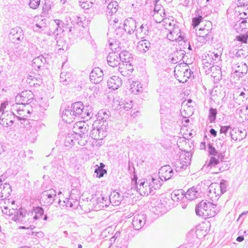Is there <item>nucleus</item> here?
<instances>
[{"instance_id": "1", "label": "nucleus", "mask_w": 248, "mask_h": 248, "mask_svg": "<svg viewBox=\"0 0 248 248\" xmlns=\"http://www.w3.org/2000/svg\"><path fill=\"white\" fill-rule=\"evenodd\" d=\"M187 65L183 63V66L177 65L174 69V76L180 83H185L193 74V72L187 68Z\"/></svg>"}, {"instance_id": "2", "label": "nucleus", "mask_w": 248, "mask_h": 248, "mask_svg": "<svg viewBox=\"0 0 248 248\" xmlns=\"http://www.w3.org/2000/svg\"><path fill=\"white\" fill-rule=\"evenodd\" d=\"M79 192L77 189H73L70 192L68 198H65V200L63 201L62 203H61L62 201L60 199H58V203L60 205L64 206L65 205L66 207H73L76 208L79 205L78 200L80 198Z\"/></svg>"}, {"instance_id": "3", "label": "nucleus", "mask_w": 248, "mask_h": 248, "mask_svg": "<svg viewBox=\"0 0 248 248\" xmlns=\"http://www.w3.org/2000/svg\"><path fill=\"white\" fill-rule=\"evenodd\" d=\"M192 155L189 152H185L180 154L179 158L174 162L176 172H180L186 169L190 164Z\"/></svg>"}, {"instance_id": "4", "label": "nucleus", "mask_w": 248, "mask_h": 248, "mask_svg": "<svg viewBox=\"0 0 248 248\" xmlns=\"http://www.w3.org/2000/svg\"><path fill=\"white\" fill-rule=\"evenodd\" d=\"M89 126L87 123L84 121L78 122L76 124V125L74 126V128L76 129L77 132H75V134L78 133L79 134V136L81 139H83L84 140L82 143H80L78 141V143L80 145H85V142H87L88 135L87 133L89 130ZM82 140H81V142Z\"/></svg>"}, {"instance_id": "5", "label": "nucleus", "mask_w": 248, "mask_h": 248, "mask_svg": "<svg viewBox=\"0 0 248 248\" xmlns=\"http://www.w3.org/2000/svg\"><path fill=\"white\" fill-rule=\"evenodd\" d=\"M58 198L55 190L50 189L41 193L40 201L44 205H50Z\"/></svg>"}, {"instance_id": "6", "label": "nucleus", "mask_w": 248, "mask_h": 248, "mask_svg": "<svg viewBox=\"0 0 248 248\" xmlns=\"http://www.w3.org/2000/svg\"><path fill=\"white\" fill-rule=\"evenodd\" d=\"M34 95L32 92L29 90L24 91L16 97V101L17 104L25 106L31 103L33 100Z\"/></svg>"}, {"instance_id": "7", "label": "nucleus", "mask_w": 248, "mask_h": 248, "mask_svg": "<svg viewBox=\"0 0 248 248\" xmlns=\"http://www.w3.org/2000/svg\"><path fill=\"white\" fill-rule=\"evenodd\" d=\"M217 167L219 168V170L221 172L228 170L229 167L228 165L226 166L221 165V163L215 156L211 157L208 161H206L205 164L202 167V170L205 171H208V168L212 169L213 167Z\"/></svg>"}, {"instance_id": "8", "label": "nucleus", "mask_w": 248, "mask_h": 248, "mask_svg": "<svg viewBox=\"0 0 248 248\" xmlns=\"http://www.w3.org/2000/svg\"><path fill=\"white\" fill-rule=\"evenodd\" d=\"M212 205L211 202L208 201H202L196 206L195 212L199 217H209V209Z\"/></svg>"}, {"instance_id": "9", "label": "nucleus", "mask_w": 248, "mask_h": 248, "mask_svg": "<svg viewBox=\"0 0 248 248\" xmlns=\"http://www.w3.org/2000/svg\"><path fill=\"white\" fill-rule=\"evenodd\" d=\"M16 114L11 111H5L2 112L0 117V124L4 127L12 125L14 123Z\"/></svg>"}, {"instance_id": "10", "label": "nucleus", "mask_w": 248, "mask_h": 248, "mask_svg": "<svg viewBox=\"0 0 248 248\" xmlns=\"http://www.w3.org/2000/svg\"><path fill=\"white\" fill-rule=\"evenodd\" d=\"M19 105H20L17 103L14 105L12 107V110L16 111L17 115L16 114V117L22 124L23 122L22 121L25 122L26 121V118L28 117L30 114V111L29 109L24 108L25 106L21 105V106H18Z\"/></svg>"}, {"instance_id": "11", "label": "nucleus", "mask_w": 248, "mask_h": 248, "mask_svg": "<svg viewBox=\"0 0 248 248\" xmlns=\"http://www.w3.org/2000/svg\"><path fill=\"white\" fill-rule=\"evenodd\" d=\"M24 38L22 29L18 27L12 29L9 34V38L11 42L18 44Z\"/></svg>"}, {"instance_id": "12", "label": "nucleus", "mask_w": 248, "mask_h": 248, "mask_svg": "<svg viewBox=\"0 0 248 248\" xmlns=\"http://www.w3.org/2000/svg\"><path fill=\"white\" fill-rule=\"evenodd\" d=\"M72 113L75 116L76 119L85 118L84 109L83 103L81 102H77L73 103L70 107Z\"/></svg>"}, {"instance_id": "13", "label": "nucleus", "mask_w": 248, "mask_h": 248, "mask_svg": "<svg viewBox=\"0 0 248 248\" xmlns=\"http://www.w3.org/2000/svg\"><path fill=\"white\" fill-rule=\"evenodd\" d=\"M146 216L144 214H140L135 215L133 219L132 225L134 229L139 230L146 224Z\"/></svg>"}, {"instance_id": "14", "label": "nucleus", "mask_w": 248, "mask_h": 248, "mask_svg": "<svg viewBox=\"0 0 248 248\" xmlns=\"http://www.w3.org/2000/svg\"><path fill=\"white\" fill-rule=\"evenodd\" d=\"M159 176L162 181L170 179L174 175L173 169L169 165H165L159 170Z\"/></svg>"}, {"instance_id": "15", "label": "nucleus", "mask_w": 248, "mask_h": 248, "mask_svg": "<svg viewBox=\"0 0 248 248\" xmlns=\"http://www.w3.org/2000/svg\"><path fill=\"white\" fill-rule=\"evenodd\" d=\"M173 26L172 29L168 28L167 25L165 27V29H167L169 31L167 36L168 39L171 41L176 40L179 38L184 39V37L181 32L180 29L178 26H175L174 25H173Z\"/></svg>"}, {"instance_id": "16", "label": "nucleus", "mask_w": 248, "mask_h": 248, "mask_svg": "<svg viewBox=\"0 0 248 248\" xmlns=\"http://www.w3.org/2000/svg\"><path fill=\"white\" fill-rule=\"evenodd\" d=\"M3 176L0 178V200H3L8 198L12 191L11 186L8 183L2 184Z\"/></svg>"}, {"instance_id": "17", "label": "nucleus", "mask_w": 248, "mask_h": 248, "mask_svg": "<svg viewBox=\"0 0 248 248\" xmlns=\"http://www.w3.org/2000/svg\"><path fill=\"white\" fill-rule=\"evenodd\" d=\"M103 72L99 67L93 69L90 74L91 81L95 84L99 83L103 78Z\"/></svg>"}, {"instance_id": "18", "label": "nucleus", "mask_w": 248, "mask_h": 248, "mask_svg": "<svg viewBox=\"0 0 248 248\" xmlns=\"http://www.w3.org/2000/svg\"><path fill=\"white\" fill-rule=\"evenodd\" d=\"M104 3H108L106 9V14L108 16H112L115 14L119 8V5L116 1L113 0H102Z\"/></svg>"}, {"instance_id": "19", "label": "nucleus", "mask_w": 248, "mask_h": 248, "mask_svg": "<svg viewBox=\"0 0 248 248\" xmlns=\"http://www.w3.org/2000/svg\"><path fill=\"white\" fill-rule=\"evenodd\" d=\"M136 20L133 18H129L124 21V28L128 34H131L136 32L137 25Z\"/></svg>"}, {"instance_id": "20", "label": "nucleus", "mask_w": 248, "mask_h": 248, "mask_svg": "<svg viewBox=\"0 0 248 248\" xmlns=\"http://www.w3.org/2000/svg\"><path fill=\"white\" fill-rule=\"evenodd\" d=\"M151 180L152 182L150 183L149 185H148V183H147V185L145 186L146 188L145 190L146 191H143V192L144 193V195H148V193L147 191V187L149 189V192L151 193V191H152V188H154V189H158L162 185V182L159 177L158 178H156L154 177L153 176H151Z\"/></svg>"}, {"instance_id": "21", "label": "nucleus", "mask_w": 248, "mask_h": 248, "mask_svg": "<svg viewBox=\"0 0 248 248\" xmlns=\"http://www.w3.org/2000/svg\"><path fill=\"white\" fill-rule=\"evenodd\" d=\"M107 83L109 88L115 90L121 86L122 85V80L118 76H114L109 78Z\"/></svg>"}, {"instance_id": "22", "label": "nucleus", "mask_w": 248, "mask_h": 248, "mask_svg": "<svg viewBox=\"0 0 248 248\" xmlns=\"http://www.w3.org/2000/svg\"><path fill=\"white\" fill-rule=\"evenodd\" d=\"M62 118L63 121L67 124H70L76 120V118L72 113L69 107H67L62 113Z\"/></svg>"}, {"instance_id": "23", "label": "nucleus", "mask_w": 248, "mask_h": 248, "mask_svg": "<svg viewBox=\"0 0 248 248\" xmlns=\"http://www.w3.org/2000/svg\"><path fill=\"white\" fill-rule=\"evenodd\" d=\"M149 27L146 24H142L136 30V35L138 39H144L149 34Z\"/></svg>"}, {"instance_id": "24", "label": "nucleus", "mask_w": 248, "mask_h": 248, "mask_svg": "<svg viewBox=\"0 0 248 248\" xmlns=\"http://www.w3.org/2000/svg\"><path fill=\"white\" fill-rule=\"evenodd\" d=\"M203 65V68L204 69V72L206 74H209L212 72H213L215 70L220 72L221 69L218 66L215 65L211 61L209 62L207 59L204 60Z\"/></svg>"}, {"instance_id": "25", "label": "nucleus", "mask_w": 248, "mask_h": 248, "mask_svg": "<svg viewBox=\"0 0 248 248\" xmlns=\"http://www.w3.org/2000/svg\"><path fill=\"white\" fill-rule=\"evenodd\" d=\"M46 58L42 55H40L33 59L31 65L35 70H38L41 67H43L46 63Z\"/></svg>"}, {"instance_id": "26", "label": "nucleus", "mask_w": 248, "mask_h": 248, "mask_svg": "<svg viewBox=\"0 0 248 248\" xmlns=\"http://www.w3.org/2000/svg\"><path fill=\"white\" fill-rule=\"evenodd\" d=\"M27 213V211L25 209L20 208L15 214L12 220L15 222H23L25 221Z\"/></svg>"}, {"instance_id": "27", "label": "nucleus", "mask_w": 248, "mask_h": 248, "mask_svg": "<svg viewBox=\"0 0 248 248\" xmlns=\"http://www.w3.org/2000/svg\"><path fill=\"white\" fill-rule=\"evenodd\" d=\"M107 62L108 65L111 67H116L120 64L118 54L110 52L107 57Z\"/></svg>"}, {"instance_id": "28", "label": "nucleus", "mask_w": 248, "mask_h": 248, "mask_svg": "<svg viewBox=\"0 0 248 248\" xmlns=\"http://www.w3.org/2000/svg\"><path fill=\"white\" fill-rule=\"evenodd\" d=\"M151 48L150 41L146 39H143L138 43L137 49L139 51L142 53H145Z\"/></svg>"}, {"instance_id": "29", "label": "nucleus", "mask_w": 248, "mask_h": 248, "mask_svg": "<svg viewBox=\"0 0 248 248\" xmlns=\"http://www.w3.org/2000/svg\"><path fill=\"white\" fill-rule=\"evenodd\" d=\"M44 209L40 206L34 207L31 211L28 212V215L31 216H34V219L36 220L40 219L41 217L44 215Z\"/></svg>"}, {"instance_id": "30", "label": "nucleus", "mask_w": 248, "mask_h": 248, "mask_svg": "<svg viewBox=\"0 0 248 248\" xmlns=\"http://www.w3.org/2000/svg\"><path fill=\"white\" fill-rule=\"evenodd\" d=\"M214 187L215 191L214 192L215 194H217V191H220V194H222L226 192L227 188V182L224 180H221L219 184H215L212 185L210 186L211 188Z\"/></svg>"}, {"instance_id": "31", "label": "nucleus", "mask_w": 248, "mask_h": 248, "mask_svg": "<svg viewBox=\"0 0 248 248\" xmlns=\"http://www.w3.org/2000/svg\"><path fill=\"white\" fill-rule=\"evenodd\" d=\"M118 55L121 63H127L130 62L132 59L131 54L127 50H121L119 54L118 53Z\"/></svg>"}, {"instance_id": "32", "label": "nucleus", "mask_w": 248, "mask_h": 248, "mask_svg": "<svg viewBox=\"0 0 248 248\" xmlns=\"http://www.w3.org/2000/svg\"><path fill=\"white\" fill-rule=\"evenodd\" d=\"M200 193L197 189V188L192 187L188 189L185 193V196L187 199L192 201L200 196Z\"/></svg>"}, {"instance_id": "33", "label": "nucleus", "mask_w": 248, "mask_h": 248, "mask_svg": "<svg viewBox=\"0 0 248 248\" xmlns=\"http://www.w3.org/2000/svg\"><path fill=\"white\" fill-rule=\"evenodd\" d=\"M122 198L118 192L114 191L109 196V201L114 205H118L121 203Z\"/></svg>"}, {"instance_id": "34", "label": "nucleus", "mask_w": 248, "mask_h": 248, "mask_svg": "<svg viewBox=\"0 0 248 248\" xmlns=\"http://www.w3.org/2000/svg\"><path fill=\"white\" fill-rule=\"evenodd\" d=\"M109 46L112 52L118 54V52L122 50V47L120 46V43L117 42L113 39L109 40Z\"/></svg>"}, {"instance_id": "35", "label": "nucleus", "mask_w": 248, "mask_h": 248, "mask_svg": "<svg viewBox=\"0 0 248 248\" xmlns=\"http://www.w3.org/2000/svg\"><path fill=\"white\" fill-rule=\"evenodd\" d=\"M132 169L134 170V171H133L134 176H133V178L132 179V182L134 181L135 182L134 184L136 185L134 187V190H135L137 191H139L140 192H141L140 191L141 190V189L144 188V185L145 184V181L140 180V183L139 184V186H138L137 184V181L138 178H137V176L135 174V172L134 171L135 168L134 167H132Z\"/></svg>"}, {"instance_id": "36", "label": "nucleus", "mask_w": 248, "mask_h": 248, "mask_svg": "<svg viewBox=\"0 0 248 248\" xmlns=\"http://www.w3.org/2000/svg\"><path fill=\"white\" fill-rule=\"evenodd\" d=\"M212 205L210 206L209 209V217H214L218 213L221 209V206L211 202Z\"/></svg>"}, {"instance_id": "37", "label": "nucleus", "mask_w": 248, "mask_h": 248, "mask_svg": "<svg viewBox=\"0 0 248 248\" xmlns=\"http://www.w3.org/2000/svg\"><path fill=\"white\" fill-rule=\"evenodd\" d=\"M95 0H79V3L82 9H88L94 4Z\"/></svg>"}, {"instance_id": "38", "label": "nucleus", "mask_w": 248, "mask_h": 248, "mask_svg": "<svg viewBox=\"0 0 248 248\" xmlns=\"http://www.w3.org/2000/svg\"><path fill=\"white\" fill-rule=\"evenodd\" d=\"M75 133H70L65 137L64 144L66 146H70L74 145L75 141L76 140L75 136Z\"/></svg>"}, {"instance_id": "39", "label": "nucleus", "mask_w": 248, "mask_h": 248, "mask_svg": "<svg viewBox=\"0 0 248 248\" xmlns=\"http://www.w3.org/2000/svg\"><path fill=\"white\" fill-rule=\"evenodd\" d=\"M70 76V73L62 72L60 75V82L63 85H67L71 80Z\"/></svg>"}, {"instance_id": "40", "label": "nucleus", "mask_w": 248, "mask_h": 248, "mask_svg": "<svg viewBox=\"0 0 248 248\" xmlns=\"http://www.w3.org/2000/svg\"><path fill=\"white\" fill-rule=\"evenodd\" d=\"M155 16L159 14L161 17H164L165 15L164 9L161 5L158 4L157 3H155V7L154 10Z\"/></svg>"}, {"instance_id": "41", "label": "nucleus", "mask_w": 248, "mask_h": 248, "mask_svg": "<svg viewBox=\"0 0 248 248\" xmlns=\"http://www.w3.org/2000/svg\"><path fill=\"white\" fill-rule=\"evenodd\" d=\"M208 25H206L204 26V28H200L199 30V36L200 37H203V36H206V35H208V33H210V30L211 29H209V26L211 24V22H208Z\"/></svg>"}, {"instance_id": "42", "label": "nucleus", "mask_w": 248, "mask_h": 248, "mask_svg": "<svg viewBox=\"0 0 248 248\" xmlns=\"http://www.w3.org/2000/svg\"><path fill=\"white\" fill-rule=\"evenodd\" d=\"M118 105L120 107V108H123L126 111H128L132 108V101L130 100L124 101L121 103L119 102Z\"/></svg>"}, {"instance_id": "43", "label": "nucleus", "mask_w": 248, "mask_h": 248, "mask_svg": "<svg viewBox=\"0 0 248 248\" xmlns=\"http://www.w3.org/2000/svg\"><path fill=\"white\" fill-rule=\"evenodd\" d=\"M108 114L105 110H101L98 113V121H102L103 124L104 123H106V120L108 118Z\"/></svg>"}, {"instance_id": "44", "label": "nucleus", "mask_w": 248, "mask_h": 248, "mask_svg": "<svg viewBox=\"0 0 248 248\" xmlns=\"http://www.w3.org/2000/svg\"><path fill=\"white\" fill-rule=\"evenodd\" d=\"M210 61L214 64L217 63L220 60V54L215 52H211L208 54Z\"/></svg>"}, {"instance_id": "45", "label": "nucleus", "mask_w": 248, "mask_h": 248, "mask_svg": "<svg viewBox=\"0 0 248 248\" xmlns=\"http://www.w3.org/2000/svg\"><path fill=\"white\" fill-rule=\"evenodd\" d=\"M46 20V19H43L41 22L36 23L33 27L34 30L38 32H41V31L46 27V24L44 22Z\"/></svg>"}, {"instance_id": "46", "label": "nucleus", "mask_w": 248, "mask_h": 248, "mask_svg": "<svg viewBox=\"0 0 248 248\" xmlns=\"http://www.w3.org/2000/svg\"><path fill=\"white\" fill-rule=\"evenodd\" d=\"M183 195L182 191L180 190L174 191L171 194V198L174 202H178L182 198Z\"/></svg>"}, {"instance_id": "47", "label": "nucleus", "mask_w": 248, "mask_h": 248, "mask_svg": "<svg viewBox=\"0 0 248 248\" xmlns=\"http://www.w3.org/2000/svg\"><path fill=\"white\" fill-rule=\"evenodd\" d=\"M97 128L98 129V133L99 135V139L102 140L103 138L105 137L107 134H106V131L105 130L106 128V125L104 124H103L101 126L98 125L96 126Z\"/></svg>"}, {"instance_id": "48", "label": "nucleus", "mask_w": 248, "mask_h": 248, "mask_svg": "<svg viewBox=\"0 0 248 248\" xmlns=\"http://www.w3.org/2000/svg\"><path fill=\"white\" fill-rule=\"evenodd\" d=\"M217 110L215 108H211L209 109V114L208 116V120L212 123L215 122L216 119Z\"/></svg>"}, {"instance_id": "49", "label": "nucleus", "mask_w": 248, "mask_h": 248, "mask_svg": "<svg viewBox=\"0 0 248 248\" xmlns=\"http://www.w3.org/2000/svg\"><path fill=\"white\" fill-rule=\"evenodd\" d=\"M125 32H126V31L124 27L118 26L116 27V29L114 33L116 35L115 37L118 39L122 37Z\"/></svg>"}, {"instance_id": "50", "label": "nucleus", "mask_w": 248, "mask_h": 248, "mask_svg": "<svg viewBox=\"0 0 248 248\" xmlns=\"http://www.w3.org/2000/svg\"><path fill=\"white\" fill-rule=\"evenodd\" d=\"M107 170L104 168L96 167L94 170V173L96 174L97 177L101 178L107 173Z\"/></svg>"}, {"instance_id": "51", "label": "nucleus", "mask_w": 248, "mask_h": 248, "mask_svg": "<svg viewBox=\"0 0 248 248\" xmlns=\"http://www.w3.org/2000/svg\"><path fill=\"white\" fill-rule=\"evenodd\" d=\"M98 129L97 128V127H93L92 130L90 132V136L92 137L93 140H100L99 139V135L98 133Z\"/></svg>"}, {"instance_id": "52", "label": "nucleus", "mask_w": 248, "mask_h": 248, "mask_svg": "<svg viewBox=\"0 0 248 248\" xmlns=\"http://www.w3.org/2000/svg\"><path fill=\"white\" fill-rule=\"evenodd\" d=\"M203 18L202 16H199L197 17H195L192 19V26L194 28L197 27L202 22Z\"/></svg>"}, {"instance_id": "53", "label": "nucleus", "mask_w": 248, "mask_h": 248, "mask_svg": "<svg viewBox=\"0 0 248 248\" xmlns=\"http://www.w3.org/2000/svg\"><path fill=\"white\" fill-rule=\"evenodd\" d=\"M119 66V71L123 76H126L129 75V72L126 70L124 63H120Z\"/></svg>"}, {"instance_id": "54", "label": "nucleus", "mask_w": 248, "mask_h": 248, "mask_svg": "<svg viewBox=\"0 0 248 248\" xmlns=\"http://www.w3.org/2000/svg\"><path fill=\"white\" fill-rule=\"evenodd\" d=\"M208 152L209 155H213V156H216L218 152L217 151L216 148L213 147L210 144L208 145Z\"/></svg>"}, {"instance_id": "55", "label": "nucleus", "mask_w": 248, "mask_h": 248, "mask_svg": "<svg viewBox=\"0 0 248 248\" xmlns=\"http://www.w3.org/2000/svg\"><path fill=\"white\" fill-rule=\"evenodd\" d=\"M40 0H30L29 6L30 8L35 9L38 7L40 5Z\"/></svg>"}, {"instance_id": "56", "label": "nucleus", "mask_w": 248, "mask_h": 248, "mask_svg": "<svg viewBox=\"0 0 248 248\" xmlns=\"http://www.w3.org/2000/svg\"><path fill=\"white\" fill-rule=\"evenodd\" d=\"M93 110L91 106H90L89 105L86 107V108H85L84 109V114H85V117L86 116L87 117H89V118H91L93 116Z\"/></svg>"}, {"instance_id": "57", "label": "nucleus", "mask_w": 248, "mask_h": 248, "mask_svg": "<svg viewBox=\"0 0 248 248\" xmlns=\"http://www.w3.org/2000/svg\"><path fill=\"white\" fill-rule=\"evenodd\" d=\"M170 62L171 63H177L180 62L178 56H176L175 53L170 55L169 56Z\"/></svg>"}, {"instance_id": "58", "label": "nucleus", "mask_w": 248, "mask_h": 248, "mask_svg": "<svg viewBox=\"0 0 248 248\" xmlns=\"http://www.w3.org/2000/svg\"><path fill=\"white\" fill-rule=\"evenodd\" d=\"M248 37L247 35L245 34H240L236 37V39L237 41L241 42L244 43H246L247 42Z\"/></svg>"}, {"instance_id": "59", "label": "nucleus", "mask_w": 248, "mask_h": 248, "mask_svg": "<svg viewBox=\"0 0 248 248\" xmlns=\"http://www.w3.org/2000/svg\"><path fill=\"white\" fill-rule=\"evenodd\" d=\"M51 9V4L50 1H48L45 2L43 6V11L45 13H47L48 11Z\"/></svg>"}, {"instance_id": "60", "label": "nucleus", "mask_w": 248, "mask_h": 248, "mask_svg": "<svg viewBox=\"0 0 248 248\" xmlns=\"http://www.w3.org/2000/svg\"><path fill=\"white\" fill-rule=\"evenodd\" d=\"M235 3L238 7H245L248 5V0H236Z\"/></svg>"}, {"instance_id": "61", "label": "nucleus", "mask_w": 248, "mask_h": 248, "mask_svg": "<svg viewBox=\"0 0 248 248\" xmlns=\"http://www.w3.org/2000/svg\"><path fill=\"white\" fill-rule=\"evenodd\" d=\"M217 158V159H218V161L220 162V163H221V165H224L226 166L227 164L225 163V162L223 161V159L224 158V155L223 153H217V155H216Z\"/></svg>"}, {"instance_id": "62", "label": "nucleus", "mask_w": 248, "mask_h": 248, "mask_svg": "<svg viewBox=\"0 0 248 248\" xmlns=\"http://www.w3.org/2000/svg\"><path fill=\"white\" fill-rule=\"evenodd\" d=\"M174 53L176 56L179 55V58H178L179 59V60L180 61L184 58L186 52L184 50L180 49L179 50H177Z\"/></svg>"}, {"instance_id": "63", "label": "nucleus", "mask_w": 248, "mask_h": 248, "mask_svg": "<svg viewBox=\"0 0 248 248\" xmlns=\"http://www.w3.org/2000/svg\"><path fill=\"white\" fill-rule=\"evenodd\" d=\"M124 66H125L126 70L127 71V72H129V74H130V73H131L133 70V65H132V64L130 62H129L127 63L125 62V63H124Z\"/></svg>"}, {"instance_id": "64", "label": "nucleus", "mask_w": 248, "mask_h": 248, "mask_svg": "<svg viewBox=\"0 0 248 248\" xmlns=\"http://www.w3.org/2000/svg\"><path fill=\"white\" fill-rule=\"evenodd\" d=\"M230 129H231V127L229 125L222 126L220 127V133L226 134Z\"/></svg>"}]
</instances>
